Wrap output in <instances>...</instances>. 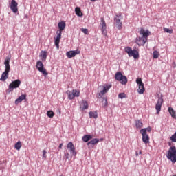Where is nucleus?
I'll use <instances>...</instances> for the list:
<instances>
[{
	"label": "nucleus",
	"instance_id": "nucleus-40",
	"mask_svg": "<svg viewBox=\"0 0 176 176\" xmlns=\"http://www.w3.org/2000/svg\"><path fill=\"white\" fill-rule=\"evenodd\" d=\"M47 153V152L46 151V150L43 151V159H46L47 157V155H46Z\"/></svg>",
	"mask_w": 176,
	"mask_h": 176
},
{
	"label": "nucleus",
	"instance_id": "nucleus-16",
	"mask_svg": "<svg viewBox=\"0 0 176 176\" xmlns=\"http://www.w3.org/2000/svg\"><path fill=\"white\" fill-rule=\"evenodd\" d=\"M140 34L142 35V37L144 38H148V36L151 35V32L148 30L145 31V30L141 28L140 30Z\"/></svg>",
	"mask_w": 176,
	"mask_h": 176
},
{
	"label": "nucleus",
	"instance_id": "nucleus-10",
	"mask_svg": "<svg viewBox=\"0 0 176 176\" xmlns=\"http://www.w3.org/2000/svg\"><path fill=\"white\" fill-rule=\"evenodd\" d=\"M140 134L142 135V141L144 144H148L149 135L146 134V129H142L140 130Z\"/></svg>",
	"mask_w": 176,
	"mask_h": 176
},
{
	"label": "nucleus",
	"instance_id": "nucleus-30",
	"mask_svg": "<svg viewBox=\"0 0 176 176\" xmlns=\"http://www.w3.org/2000/svg\"><path fill=\"white\" fill-rule=\"evenodd\" d=\"M14 148L16 151H20V149H21V142L18 141L17 143L15 144Z\"/></svg>",
	"mask_w": 176,
	"mask_h": 176
},
{
	"label": "nucleus",
	"instance_id": "nucleus-37",
	"mask_svg": "<svg viewBox=\"0 0 176 176\" xmlns=\"http://www.w3.org/2000/svg\"><path fill=\"white\" fill-rule=\"evenodd\" d=\"M164 32H167L168 34H173V30H170L167 28H164Z\"/></svg>",
	"mask_w": 176,
	"mask_h": 176
},
{
	"label": "nucleus",
	"instance_id": "nucleus-1",
	"mask_svg": "<svg viewBox=\"0 0 176 176\" xmlns=\"http://www.w3.org/2000/svg\"><path fill=\"white\" fill-rule=\"evenodd\" d=\"M166 157L168 159V160H170V162H173V163L176 162V147L175 146H171L170 147L168 153L166 154Z\"/></svg>",
	"mask_w": 176,
	"mask_h": 176
},
{
	"label": "nucleus",
	"instance_id": "nucleus-24",
	"mask_svg": "<svg viewBox=\"0 0 176 176\" xmlns=\"http://www.w3.org/2000/svg\"><path fill=\"white\" fill-rule=\"evenodd\" d=\"M89 115L90 119H91L92 118H94V119H97L98 118V113H97V111H89Z\"/></svg>",
	"mask_w": 176,
	"mask_h": 176
},
{
	"label": "nucleus",
	"instance_id": "nucleus-14",
	"mask_svg": "<svg viewBox=\"0 0 176 176\" xmlns=\"http://www.w3.org/2000/svg\"><path fill=\"white\" fill-rule=\"evenodd\" d=\"M77 54H80V51L79 50L66 52V56L68 58H72V57H75Z\"/></svg>",
	"mask_w": 176,
	"mask_h": 176
},
{
	"label": "nucleus",
	"instance_id": "nucleus-12",
	"mask_svg": "<svg viewBox=\"0 0 176 176\" xmlns=\"http://www.w3.org/2000/svg\"><path fill=\"white\" fill-rule=\"evenodd\" d=\"M67 148L69 150V152H70L72 156H76V151H75V146H74V143H72V142H70L67 144Z\"/></svg>",
	"mask_w": 176,
	"mask_h": 176
},
{
	"label": "nucleus",
	"instance_id": "nucleus-2",
	"mask_svg": "<svg viewBox=\"0 0 176 176\" xmlns=\"http://www.w3.org/2000/svg\"><path fill=\"white\" fill-rule=\"evenodd\" d=\"M125 52L128 54L129 57H133V58L137 59L140 57V54L137 50H133L130 47H126Z\"/></svg>",
	"mask_w": 176,
	"mask_h": 176
},
{
	"label": "nucleus",
	"instance_id": "nucleus-43",
	"mask_svg": "<svg viewBox=\"0 0 176 176\" xmlns=\"http://www.w3.org/2000/svg\"><path fill=\"white\" fill-rule=\"evenodd\" d=\"M146 131H148V132L152 131V128H151V127L146 128Z\"/></svg>",
	"mask_w": 176,
	"mask_h": 176
},
{
	"label": "nucleus",
	"instance_id": "nucleus-28",
	"mask_svg": "<svg viewBox=\"0 0 176 176\" xmlns=\"http://www.w3.org/2000/svg\"><path fill=\"white\" fill-rule=\"evenodd\" d=\"M105 93H107V91H105V89H103V90L100 91V92L97 94V98H102V96H104V94H105Z\"/></svg>",
	"mask_w": 176,
	"mask_h": 176
},
{
	"label": "nucleus",
	"instance_id": "nucleus-21",
	"mask_svg": "<svg viewBox=\"0 0 176 176\" xmlns=\"http://www.w3.org/2000/svg\"><path fill=\"white\" fill-rule=\"evenodd\" d=\"M94 136L93 135H85L82 140L83 141V142H89V141H90V140H93V138Z\"/></svg>",
	"mask_w": 176,
	"mask_h": 176
},
{
	"label": "nucleus",
	"instance_id": "nucleus-6",
	"mask_svg": "<svg viewBox=\"0 0 176 176\" xmlns=\"http://www.w3.org/2000/svg\"><path fill=\"white\" fill-rule=\"evenodd\" d=\"M136 83L139 86V88L138 89V93L139 94H144V92L145 91V87H144V82H142V80L141 78H137Z\"/></svg>",
	"mask_w": 176,
	"mask_h": 176
},
{
	"label": "nucleus",
	"instance_id": "nucleus-23",
	"mask_svg": "<svg viewBox=\"0 0 176 176\" xmlns=\"http://www.w3.org/2000/svg\"><path fill=\"white\" fill-rule=\"evenodd\" d=\"M58 27L60 30L59 31H61V32H63V30L65 29V22L64 21L59 22L58 24Z\"/></svg>",
	"mask_w": 176,
	"mask_h": 176
},
{
	"label": "nucleus",
	"instance_id": "nucleus-17",
	"mask_svg": "<svg viewBox=\"0 0 176 176\" xmlns=\"http://www.w3.org/2000/svg\"><path fill=\"white\" fill-rule=\"evenodd\" d=\"M98 143V138L92 139L91 141L88 142L87 145L90 148H94V145H97Z\"/></svg>",
	"mask_w": 176,
	"mask_h": 176
},
{
	"label": "nucleus",
	"instance_id": "nucleus-41",
	"mask_svg": "<svg viewBox=\"0 0 176 176\" xmlns=\"http://www.w3.org/2000/svg\"><path fill=\"white\" fill-rule=\"evenodd\" d=\"M82 32H83L84 34H85L86 35H87L88 32H89V30L87 29H85V28H82L81 30Z\"/></svg>",
	"mask_w": 176,
	"mask_h": 176
},
{
	"label": "nucleus",
	"instance_id": "nucleus-11",
	"mask_svg": "<svg viewBox=\"0 0 176 176\" xmlns=\"http://www.w3.org/2000/svg\"><path fill=\"white\" fill-rule=\"evenodd\" d=\"M17 6H19V3L16 2V1L12 0L10 8L13 13H17V12H19V8Z\"/></svg>",
	"mask_w": 176,
	"mask_h": 176
},
{
	"label": "nucleus",
	"instance_id": "nucleus-4",
	"mask_svg": "<svg viewBox=\"0 0 176 176\" xmlns=\"http://www.w3.org/2000/svg\"><path fill=\"white\" fill-rule=\"evenodd\" d=\"M115 78L116 79V80L120 82L122 85H126L127 83V77L122 74V72H118L116 74Z\"/></svg>",
	"mask_w": 176,
	"mask_h": 176
},
{
	"label": "nucleus",
	"instance_id": "nucleus-5",
	"mask_svg": "<svg viewBox=\"0 0 176 176\" xmlns=\"http://www.w3.org/2000/svg\"><path fill=\"white\" fill-rule=\"evenodd\" d=\"M66 94L68 96L69 100H74L75 97H79L80 92L76 89H73L72 92L69 90H67Z\"/></svg>",
	"mask_w": 176,
	"mask_h": 176
},
{
	"label": "nucleus",
	"instance_id": "nucleus-25",
	"mask_svg": "<svg viewBox=\"0 0 176 176\" xmlns=\"http://www.w3.org/2000/svg\"><path fill=\"white\" fill-rule=\"evenodd\" d=\"M168 112H169L172 118H173L174 119L176 118L175 111H174V109H173L172 107H168Z\"/></svg>",
	"mask_w": 176,
	"mask_h": 176
},
{
	"label": "nucleus",
	"instance_id": "nucleus-19",
	"mask_svg": "<svg viewBox=\"0 0 176 176\" xmlns=\"http://www.w3.org/2000/svg\"><path fill=\"white\" fill-rule=\"evenodd\" d=\"M80 109L81 111H85V109H89V104L87 103V101L82 100V102L80 104Z\"/></svg>",
	"mask_w": 176,
	"mask_h": 176
},
{
	"label": "nucleus",
	"instance_id": "nucleus-7",
	"mask_svg": "<svg viewBox=\"0 0 176 176\" xmlns=\"http://www.w3.org/2000/svg\"><path fill=\"white\" fill-rule=\"evenodd\" d=\"M61 34H63V32H61V30H57L56 37H54L55 46L58 50V49H60V40L61 39Z\"/></svg>",
	"mask_w": 176,
	"mask_h": 176
},
{
	"label": "nucleus",
	"instance_id": "nucleus-27",
	"mask_svg": "<svg viewBox=\"0 0 176 176\" xmlns=\"http://www.w3.org/2000/svg\"><path fill=\"white\" fill-rule=\"evenodd\" d=\"M75 12L76 16H78L79 17L82 16L83 14H82V10H80V8L76 7L75 8Z\"/></svg>",
	"mask_w": 176,
	"mask_h": 176
},
{
	"label": "nucleus",
	"instance_id": "nucleus-31",
	"mask_svg": "<svg viewBox=\"0 0 176 176\" xmlns=\"http://www.w3.org/2000/svg\"><path fill=\"white\" fill-rule=\"evenodd\" d=\"M135 126L136 129H141V127H142V122H141V121H140L139 120H136Z\"/></svg>",
	"mask_w": 176,
	"mask_h": 176
},
{
	"label": "nucleus",
	"instance_id": "nucleus-38",
	"mask_svg": "<svg viewBox=\"0 0 176 176\" xmlns=\"http://www.w3.org/2000/svg\"><path fill=\"white\" fill-rule=\"evenodd\" d=\"M118 98H121V99L126 98V94H124V93H120L118 94Z\"/></svg>",
	"mask_w": 176,
	"mask_h": 176
},
{
	"label": "nucleus",
	"instance_id": "nucleus-35",
	"mask_svg": "<svg viewBox=\"0 0 176 176\" xmlns=\"http://www.w3.org/2000/svg\"><path fill=\"white\" fill-rule=\"evenodd\" d=\"M153 58H159V52L154 51L153 53Z\"/></svg>",
	"mask_w": 176,
	"mask_h": 176
},
{
	"label": "nucleus",
	"instance_id": "nucleus-18",
	"mask_svg": "<svg viewBox=\"0 0 176 176\" xmlns=\"http://www.w3.org/2000/svg\"><path fill=\"white\" fill-rule=\"evenodd\" d=\"M25 98H27V96L25 94H22L17 99H16L15 104L19 105V104H20V102H22L23 101H24V100H25Z\"/></svg>",
	"mask_w": 176,
	"mask_h": 176
},
{
	"label": "nucleus",
	"instance_id": "nucleus-8",
	"mask_svg": "<svg viewBox=\"0 0 176 176\" xmlns=\"http://www.w3.org/2000/svg\"><path fill=\"white\" fill-rule=\"evenodd\" d=\"M21 84V81L20 80H16L14 81H12L10 85H9V88H8V92L10 93V91H13V89H17L19 86Z\"/></svg>",
	"mask_w": 176,
	"mask_h": 176
},
{
	"label": "nucleus",
	"instance_id": "nucleus-26",
	"mask_svg": "<svg viewBox=\"0 0 176 176\" xmlns=\"http://www.w3.org/2000/svg\"><path fill=\"white\" fill-rule=\"evenodd\" d=\"M40 57H42L43 61H46V58H47V52L42 51Z\"/></svg>",
	"mask_w": 176,
	"mask_h": 176
},
{
	"label": "nucleus",
	"instance_id": "nucleus-34",
	"mask_svg": "<svg viewBox=\"0 0 176 176\" xmlns=\"http://www.w3.org/2000/svg\"><path fill=\"white\" fill-rule=\"evenodd\" d=\"M111 87H112L111 85H107L103 86V89L105 90L106 93L107 91H108V90H109V89H111Z\"/></svg>",
	"mask_w": 176,
	"mask_h": 176
},
{
	"label": "nucleus",
	"instance_id": "nucleus-9",
	"mask_svg": "<svg viewBox=\"0 0 176 176\" xmlns=\"http://www.w3.org/2000/svg\"><path fill=\"white\" fill-rule=\"evenodd\" d=\"M163 102H164L163 97L162 96L158 97V100L155 105L157 115H159V113H160V111H162V105H163Z\"/></svg>",
	"mask_w": 176,
	"mask_h": 176
},
{
	"label": "nucleus",
	"instance_id": "nucleus-32",
	"mask_svg": "<svg viewBox=\"0 0 176 176\" xmlns=\"http://www.w3.org/2000/svg\"><path fill=\"white\" fill-rule=\"evenodd\" d=\"M101 31H102V35H104V36H107V27H102L101 28Z\"/></svg>",
	"mask_w": 176,
	"mask_h": 176
},
{
	"label": "nucleus",
	"instance_id": "nucleus-45",
	"mask_svg": "<svg viewBox=\"0 0 176 176\" xmlns=\"http://www.w3.org/2000/svg\"><path fill=\"white\" fill-rule=\"evenodd\" d=\"M59 149H62L63 148V144H60V145H59Z\"/></svg>",
	"mask_w": 176,
	"mask_h": 176
},
{
	"label": "nucleus",
	"instance_id": "nucleus-44",
	"mask_svg": "<svg viewBox=\"0 0 176 176\" xmlns=\"http://www.w3.org/2000/svg\"><path fill=\"white\" fill-rule=\"evenodd\" d=\"M98 142H102V141H104L103 138H100V139H98Z\"/></svg>",
	"mask_w": 176,
	"mask_h": 176
},
{
	"label": "nucleus",
	"instance_id": "nucleus-39",
	"mask_svg": "<svg viewBox=\"0 0 176 176\" xmlns=\"http://www.w3.org/2000/svg\"><path fill=\"white\" fill-rule=\"evenodd\" d=\"M65 157L67 160H69V159H72V156L69 157V153H65Z\"/></svg>",
	"mask_w": 176,
	"mask_h": 176
},
{
	"label": "nucleus",
	"instance_id": "nucleus-36",
	"mask_svg": "<svg viewBox=\"0 0 176 176\" xmlns=\"http://www.w3.org/2000/svg\"><path fill=\"white\" fill-rule=\"evenodd\" d=\"M100 25L102 27H107V23H105V19H104V18H101Z\"/></svg>",
	"mask_w": 176,
	"mask_h": 176
},
{
	"label": "nucleus",
	"instance_id": "nucleus-15",
	"mask_svg": "<svg viewBox=\"0 0 176 176\" xmlns=\"http://www.w3.org/2000/svg\"><path fill=\"white\" fill-rule=\"evenodd\" d=\"M10 72V70L5 69V71L1 74L0 80H1L2 82H5L6 80V79H8L9 78V72Z\"/></svg>",
	"mask_w": 176,
	"mask_h": 176
},
{
	"label": "nucleus",
	"instance_id": "nucleus-3",
	"mask_svg": "<svg viewBox=\"0 0 176 176\" xmlns=\"http://www.w3.org/2000/svg\"><path fill=\"white\" fill-rule=\"evenodd\" d=\"M36 67L37 68L38 71L39 72H41L44 76H47L49 75V73L46 71V69H45V67L43 65V63L42 61L38 60L36 62Z\"/></svg>",
	"mask_w": 176,
	"mask_h": 176
},
{
	"label": "nucleus",
	"instance_id": "nucleus-33",
	"mask_svg": "<svg viewBox=\"0 0 176 176\" xmlns=\"http://www.w3.org/2000/svg\"><path fill=\"white\" fill-rule=\"evenodd\" d=\"M47 116L48 118H53V116H54V112H53V111H48L47 112Z\"/></svg>",
	"mask_w": 176,
	"mask_h": 176
},
{
	"label": "nucleus",
	"instance_id": "nucleus-29",
	"mask_svg": "<svg viewBox=\"0 0 176 176\" xmlns=\"http://www.w3.org/2000/svg\"><path fill=\"white\" fill-rule=\"evenodd\" d=\"M102 103V107L104 108H106V107H108V99H107V98H103Z\"/></svg>",
	"mask_w": 176,
	"mask_h": 176
},
{
	"label": "nucleus",
	"instance_id": "nucleus-42",
	"mask_svg": "<svg viewBox=\"0 0 176 176\" xmlns=\"http://www.w3.org/2000/svg\"><path fill=\"white\" fill-rule=\"evenodd\" d=\"M138 155H142V151H140L139 153H138V151H136L135 156H138Z\"/></svg>",
	"mask_w": 176,
	"mask_h": 176
},
{
	"label": "nucleus",
	"instance_id": "nucleus-22",
	"mask_svg": "<svg viewBox=\"0 0 176 176\" xmlns=\"http://www.w3.org/2000/svg\"><path fill=\"white\" fill-rule=\"evenodd\" d=\"M114 20L116 21V24L117 25V28L118 30H121L122 29V22H120V19H119V18H118V16L114 18Z\"/></svg>",
	"mask_w": 176,
	"mask_h": 176
},
{
	"label": "nucleus",
	"instance_id": "nucleus-20",
	"mask_svg": "<svg viewBox=\"0 0 176 176\" xmlns=\"http://www.w3.org/2000/svg\"><path fill=\"white\" fill-rule=\"evenodd\" d=\"M10 57L8 56L4 61V65H6V69L10 71Z\"/></svg>",
	"mask_w": 176,
	"mask_h": 176
},
{
	"label": "nucleus",
	"instance_id": "nucleus-13",
	"mask_svg": "<svg viewBox=\"0 0 176 176\" xmlns=\"http://www.w3.org/2000/svg\"><path fill=\"white\" fill-rule=\"evenodd\" d=\"M148 42V38L138 37L136 38V43L138 46H144L145 43Z\"/></svg>",
	"mask_w": 176,
	"mask_h": 176
},
{
	"label": "nucleus",
	"instance_id": "nucleus-46",
	"mask_svg": "<svg viewBox=\"0 0 176 176\" xmlns=\"http://www.w3.org/2000/svg\"><path fill=\"white\" fill-rule=\"evenodd\" d=\"M92 2H96L97 0H91Z\"/></svg>",
	"mask_w": 176,
	"mask_h": 176
}]
</instances>
